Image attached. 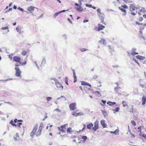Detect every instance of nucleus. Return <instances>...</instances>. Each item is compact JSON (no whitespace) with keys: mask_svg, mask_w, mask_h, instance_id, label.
<instances>
[{"mask_svg":"<svg viewBox=\"0 0 146 146\" xmlns=\"http://www.w3.org/2000/svg\"><path fill=\"white\" fill-rule=\"evenodd\" d=\"M66 11V10H63L61 11H59V13H62V12H65Z\"/></svg>","mask_w":146,"mask_h":146,"instance_id":"60","label":"nucleus"},{"mask_svg":"<svg viewBox=\"0 0 146 146\" xmlns=\"http://www.w3.org/2000/svg\"><path fill=\"white\" fill-rule=\"evenodd\" d=\"M98 27H96L95 29L96 30L98 31L102 30L105 28V26H103L100 24H98Z\"/></svg>","mask_w":146,"mask_h":146,"instance_id":"7","label":"nucleus"},{"mask_svg":"<svg viewBox=\"0 0 146 146\" xmlns=\"http://www.w3.org/2000/svg\"><path fill=\"white\" fill-rule=\"evenodd\" d=\"M52 99V98L51 97H47L46 98V100L48 101H49L51 100Z\"/></svg>","mask_w":146,"mask_h":146,"instance_id":"45","label":"nucleus"},{"mask_svg":"<svg viewBox=\"0 0 146 146\" xmlns=\"http://www.w3.org/2000/svg\"><path fill=\"white\" fill-rule=\"evenodd\" d=\"M69 107L71 110H73L76 108V104L75 103H71L69 105Z\"/></svg>","mask_w":146,"mask_h":146,"instance_id":"8","label":"nucleus"},{"mask_svg":"<svg viewBox=\"0 0 146 146\" xmlns=\"http://www.w3.org/2000/svg\"><path fill=\"white\" fill-rule=\"evenodd\" d=\"M67 124H64L63 125H61L60 127H58V129L60 131H61L62 133H65L66 129V126Z\"/></svg>","mask_w":146,"mask_h":146,"instance_id":"6","label":"nucleus"},{"mask_svg":"<svg viewBox=\"0 0 146 146\" xmlns=\"http://www.w3.org/2000/svg\"><path fill=\"white\" fill-rule=\"evenodd\" d=\"M76 9L78 11H81L83 9L81 7L79 6L76 8Z\"/></svg>","mask_w":146,"mask_h":146,"instance_id":"31","label":"nucleus"},{"mask_svg":"<svg viewBox=\"0 0 146 146\" xmlns=\"http://www.w3.org/2000/svg\"><path fill=\"white\" fill-rule=\"evenodd\" d=\"M122 103L123 105V107H128V105L126 102L123 101H122Z\"/></svg>","mask_w":146,"mask_h":146,"instance_id":"23","label":"nucleus"},{"mask_svg":"<svg viewBox=\"0 0 146 146\" xmlns=\"http://www.w3.org/2000/svg\"><path fill=\"white\" fill-rule=\"evenodd\" d=\"M119 110H120L119 108L117 107V108H115V109L113 110V113H115L116 112H118Z\"/></svg>","mask_w":146,"mask_h":146,"instance_id":"25","label":"nucleus"},{"mask_svg":"<svg viewBox=\"0 0 146 146\" xmlns=\"http://www.w3.org/2000/svg\"><path fill=\"white\" fill-rule=\"evenodd\" d=\"M80 50L82 52H84L86 51L87 50L85 48H82L80 49Z\"/></svg>","mask_w":146,"mask_h":146,"instance_id":"43","label":"nucleus"},{"mask_svg":"<svg viewBox=\"0 0 146 146\" xmlns=\"http://www.w3.org/2000/svg\"><path fill=\"white\" fill-rule=\"evenodd\" d=\"M13 54H9L8 55L9 58L11 60H12L13 58Z\"/></svg>","mask_w":146,"mask_h":146,"instance_id":"34","label":"nucleus"},{"mask_svg":"<svg viewBox=\"0 0 146 146\" xmlns=\"http://www.w3.org/2000/svg\"><path fill=\"white\" fill-rule=\"evenodd\" d=\"M142 136H143V137H145L146 136V135H145V134H143L142 135Z\"/></svg>","mask_w":146,"mask_h":146,"instance_id":"62","label":"nucleus"},{"mask_svg":"<svg viewBox=\"0 0 146 146\" xmlns=\"http://www.w3.org/2000/svg\"><path fill=\"white\" fill-rule=\"evenodd\" d=\"M81 84L82 85L87 86L90 87H91V86L90 84L85 81H82Z\"/></svg>","mask_w":146,"mask_h":146,"instance_id":"14","label":"nucleus"},{"mask_svg":"<svg viewBox=\"0 0 146 146\" xmlns=\"http://www.w3.org/2000/svg\"><path fill=\"white\" fill-rule=\"evenodd\" d=\"M60 13H59V12L55 13L54 15V17H56Z\"/></svg>","mask_w":146,"mask_h":146,"instance_id":"39","label":"nucleus"},{"mask_svg":"<svg viewBox=\"0 0 146 146\" xmlns=\"http://www.w3.org/2000/svg\"><path fill=\"white\" fill-rule=\"evenodd\" d=\"M82 139L84 140V141H86L87 139V137L86 136H82Z\"/></svg>","mask_w":146,"mask_h":146,"instance_id":"35","label":"nucleus"},{"mask_svg":"<svg viewBox=\"0 0 146 146\" xmlns=\"http://www.w3.org/2000/svg\"><path fill=\"white\" fill-rule=\"evenodd\" d=\"M43 62L44 63H45L46 62V60L45 59H44L42 60V62Z\"/></svg>","mask_w":146,"mask_h":146,"instance_id":"59","label":"nucleus"},{"mask_svg":"<svg viewBox=\"0 0 146 146\" xmlns=\"http://www.w3.org/2000/svg\"><path fill=\"white\" fill-rule=\"evenodd\" d=\"M144 8H142L141 9H139V11L138 13L139 14V16L141 15V14L140 13L141 12L143 11L144 12Z\"/></svg>","mask_w":146,"mask_h":146,"instance_id":"26","label":"nucleus"},{"mask_svg":"<svg viewBox=\"0 0 146 146\" xmlns=\"http://www.w3.org/2000/svg\"><path fill=\"white\" fill-rule=\"evenodd\" d=\"M115 84H117V87H115L114 90L115 92L116 93H117L118 92V90H119V89H120V88L118 87V86L119 85V84L118 83H115Z\"/></svg>","mask_w":146,"mask_h":146,"instance_id":"22","label":"nucleus"},{"mask_svg":"<svg viewBox=\"0 0 146 146\" xmlns=\"http://www.w3.org/2000/svg\"><path fill=\"white\" fill-rule=\"evenodd\" d=\"M118 8L120 10L124 13V15H126L127 11L125 9H127L128 8L127 6L126 5H121V7H119Z\"/></svg>","mask_w":146,"mask_h":146,"instance_id":"5","label":"nucleus"},{"mask_svg":"<svg viewBox=\"0 0 146 146\" xmlns=\"http://www.w3.org/2000/svg\"><path fill=\"white\" fill-rule=\"evenodd\" d=\"M136 58L139 60H143L145 58L144 56H140L139 55H137L136 56Z\"/></svg>","mask_w":146,"mask_h":146,"instance_id":"16","label":"nucleus"},{"mask_svg":"<svg viewBox=\"0 0 146 146\" xmlns=\"http://www.w3.org/2000/svg\"><path fill=\"white\" fill-rule=\"evenodd\" d=\"M20 66V65H18V64H16L15 65V75L16 76L21 77H22L21 75L22 72L19 67V66Z\"/></svg>","mask_w":146,"mask_h":146,"instance_id":"4","label":"nucleus"},{"mask_svg":"<svg viewBox=\"0 0 146 146\" xmlns=\"http://www.w3.org/2000/svg\"><path fill=\"white\" fill-rule=\"evenodd\" d=\"M12 3H11L9 5V7H10L12 5Z\"/></svg>","mask_w":146,"mask_h":146,"instance_id":"58","label":"nucleus"},{"mask_svg":"<svg viewBox=\"0 0 146 146\" xmlns=\"http://www.w3.org/2000/svg\"><path fill=\"white\" fill-rule=\"evenodd\" d=\"M97 11L100 14H101V13H100V9H98L97 10Z\"/></svg>","mask_w":146,"mask_h":146,"instance_id":"49","label":"nucleus"},{"mask_svg":"<svg viewBox=\"0 0 146 146\" xmlns=\"http://www.w3.org/2000/svg\"><path fill=\"white\" fill-rule=\"evenodd\" d=\"M68 20L70 23L71 24L72 23V21L70 19V18H68Z\"/></svg>","mask_w":146,"mask_h":146,"instance_id":"48","label":"nucleus"},{"mask_svg":"<svg viewBox=\"0 0 146 146\" xmlns=\"http://www.w3.org/2000/svg\"><path fill=\"white\" fill-rule=\"evenodd\" d=\"M108 48L109 49H110L111 50L112 49V47L110 45H109L108 46Z\"/></svg>","mask_w":146,"mask_h":146,"instance_id":"54","label":"nucleus"},{"mask_svg":"<svg viewBox=\"0 0 146 146\" xmlns=\"http://www.w3.org/2000/svg\"><path fill=\"white\" fill-rule=\"evenodd\" d=\"M131 123L132 125L133 126H135L136 125V123L135 122L134 120H131Z\"/></svg>","mask_w":146,"mask_h":146,"instance_id":"33","label":"nucleus"},{"mask_svg":"<svg viewBox=\"0 0 146 146\" xmlns=\"http://www.w3.org/2000/svg\"><path fill=\"white\" fill-rule=\"evenodd\" d=\"M13 8L15 9H17V7H16V6H15V5H14L13 7Z\"/></svg>","mask_w":146,"mask_h":146,"instance_id":"57","label":"nucleus"},{"mask_svg":"<svg viewBox=\"0 0 146 146\" xmlns=\"http://www.w3.org/2000/svg\"><path fill=\"white\" fill-rule=\"evenodd\" d=\"M86 6L89 8H92V6L91 5H90L88 4H86Z\"/></svg>","mask_w":146,"mask_h":146,"instance_id":"44","label":"nucleus"},{"mask_svg":"<svg viewBox=\"0 0 146 146\" xmlns=\"http://www.w3.org/2000/svg\"><path fill=\"white\" fill-rule=\"evenodd\" d=\"M143 17L145 19H146V14H144L143 15Z\"/></svg>","mask_w":146,"mask_h":146,"instance_id":"52","label":"nucleus"},{"mask_svg":"<svg viewBox=\"0 0 146 146\" xmlns=\"http://www.w3.org/2000/svg\"><path fill=\"white\" fill-rule=\"evenodd\" d=\"M80 113H76L75 112H74L72 113V115L74 116H77L79 115H80Z\"/></svg>","mask_w":146,"mask_h":146,"instance_id":"29","label":"nucleus"},{"mask_svg":"<svg viewBox=\"0 0 146 146\" xmlns=\"http://www.w3.org/2000/svg\"><path fill=\"white\" fill-rule=\"evenodd\" d=\"M142 104L144 105L146 102V96H143L142 98Z\"/></svg>","mask_w":146,"mask_h":146,"instance_id":"15","label":"nucleus"},{"mask_svg":"<svg viewBox=\"0 0 146 146\" xmlns=\"http://www.w3.org/2000/svg\"><path fill=\"white\" fill-rule=\"evenodd\" d=\"M72 131V128L70 127L68 128L67 129V132L68 133H70Z\"/></svg>","mask_w":146,"mask_h":146,"instance_id":"32","label":"nucleus"},{"mask_svg":"<svg viewBox=\"0 0 146 146\" xmlns=\"http://www.w3.org/2000/svg\"><path fill=\"white\" fill-rule=\"evenodd\" d=\"M131 137H135V135H133V134H131Z\"/></svg>","mask_w":146,"mask_h":146,"instance_id":"63","label":"nucleus"},{"mask_svg":"<svg viewBox=\"0 0 146 146\" xmlns=\"http://www.w3.org/2000/svg\"><path fill=\"white\" fill-rule=\"evenodd\" d=\"M22 123H17V125H22Z\"/></svg>","mask_w":146,"mask_h":146,"instance_id":"61","label":"nucleus"},{"mask_svg":"<svg viewBox=\"0 0 146 146\" xmlns=\"http://www.w3.org/2000/svg\"><path fill=\"white\" fill-rule=\"evenodd\" d=\"M95 93L97 94H100V92L99 91H96L95 92Z\"/></svg>","mask_w":146,"mask_h":146,"instance_id":"51","label":"nucleus"},{"mask_svg":"<svg viewBox=\"0 0 146 146\" xmlns=\"http://www.w3.org/2000/svg\"><path fill=\"white\" fill-rule=\"evenodd\" d=\"M65 82L66 83V84L68 85V78L67 77H66L65 78Z\"/></svg>","mask_w":146,"mask_h":146,"instance_id":"41","label":"nucleus"},{"mask_svg":"<svg viewBox=\"0 0 146 146\" xmlns=\"http://www.w3.org/2000/svg\"><path fill=\"white\" fill-rule=\"evenodd\" d=\"M27 52L25 50L23 51L22 52L21 54L23 56H25L27 54Z\"/></svg>","mask_w":146,"mask_h":146,"instance_id":"28","label":"nucleus"},{"mask_svg":"<svg viewBox=\"0 0 146 146\" xmlns=\"http://www.w3.org/2000/svg\"><path fill=\"white\" fill-rule=\"evenodd\" d=\"M93 126V124L92 123H90L87 125L86 126L87 128L89 129H91Z\"/></svg>","mask_w":146,"mask_h":146,"instance_id":"19","label":"nucleus"},{"mask_svg":"<svg viewBox=\"0 0 146 146\" xmlns=\"http://www.w3.org/2000/svg\"><path fill=\"white\" fill-rule=\"evenodd\" d=\"M13 25L15 26L16 25V22H15V23H13Z\"/></svg>","mask_w":146,"mask_h":146,"instance_id":"64","label":"nucleus"},{"mask_svg":"<svg viewBox=\"0 0 146 146\" xmlns=\"http://www.w3.org/2000/svg\"><path fill=\"white\" fill-rule=\"evenodd\" d=\"M139 17V21L140 22L142 21L143 20V18L142 17H140V16Z\"/></svg>","mask_w":146,"mask_h":146,"instance_id":"38","label":"nucleus"},{"mask_svg":"<svg viewBox=\"0 0 146 146\" xmlns=\"http://www.w3.org/2000/svg\"><path fill=\"white\" fill-rule=\"evenodd\" d=\"M146 84L145 82L143 83V84H140V86L141 88H143L144 89H143V90L144 92H146V87H145Z\"/></svg>","mask_w":146,"mask_h":146,"instance_id":"10","label":"nucleus"},{"mask_svg":"<svg viewBox=\"0 0 146 146\" xmlns=\"http://www.w3.org/2000/svg\"><path fill=\"white\" fill-rule=\"evenodd\" d=\"M97 76H93V77L92 79H95L97 78Z\"/></svg>","mask_w":146,"mask_h":146,"instance_id":"53","label":"nucleus"},{"mask_svg":"<svg viewBox=\"0 0 146 146\" xmlns=\"http://www.w3.org/2000/svg\"><path fill=\"white\" fill-rule=\"evenodd\" d=\"M102 102L104 104H101V105L102 106H104L105 105V104L106 103V101L105 100H102Z\"/></svg>","mask_w":146,"mask_h":146,"instance_id":"36","label":"nucleus"},{"mask_svg":"<svg viewBox=\"0 0 146 146\" xmlns=\"http://www.w3.org/2000/svg\"><path fill=\"white\" fill-rule=\"evenodd\" d=\"M56 85L57 87L58 88H60L61 89H63V86L62 84L59 82H57L56 83Z\"/></svg>","mask_w":146,"mask_h":146,"instance_id":"11","label":"nucleus"},{"mask_svg":"<svg viewBox=\"0 0 146 146\" xmlns=\"http://www.w3.org/2000/svg\"><path fill=\"white\" fill-rule=\"evenodd\" d=\"M100 19L101 20V23L104 24H105V23L104 21V17L103 16H99Z\"/></svg>","mask_w":146,"mask_h":146,"instance_id":"20","label":"nucleus"},{"mask_svg":"<svg viewBox=\"0 0 146 146\" xmlns=\"http://www.w3.org/2000/svg\"><path fill=\"white\" fill-rule=\"evenodd\" d=\"M35 8V7L30 6L28 8L27 10L30 13H32L34 10Z\"/></svg>","mask_w":146,"mask_h":146,"instance_id":"12","label":"nucleus"},{"mask_svg":"<svg viewBox=\"0 0 146 146\" xmlns=\"http://www.w3.org/2000/svg\"><path fill=\"white\" fill-rule=\"evenodd\" d=\"M137 129L139 130V132H140V133H141V126H139V127H138Z\"/></svg>","mask_w":146,"mask_h":146,"instance_id":"46","label":"nucleus"},{"mask_svg":"<svg viewBox=\"0 0 146 146\" xmlns=\"http://www.w3.org/2000/svg\"><path fill=\"white\" fill-rule=\"evenodd\" d=\"M6 29H8V26H6L5 27H2L1 28V29L2 30H4Z\"/></svg>","mask_w":146,"mask_h":146,"instance_id":"40","label":"nucleus"},{"mask_svg":"<svg viewBox=\"0 0 146 146\" xmlns=\"http://www.w3.org/2000/svg\"><path fill=\"white\" fill-rule=\"evenodd\" d=\"M98 121H95L94 123V126L93 127L92 129L94 131H95L98 129Z\"/></svg>","mask_w":146,"mask_h":146,"instance_id":"9","label":"nucleus"},{"mask_svg":"<svg viewBox=\"0 0 146 146\" xmlns=\"http://www.w3.org/2000/svg\"><path fill=\"white\" fill-rule=\"evenodd\" d=\"M10 123H11L13 126H16V124L13 123V122L12 120L11 121Z\"/></svg>","mask_w":146,"mask_h":146,"instance_id":"42","label":"nucleus"},{"mask_svg":"<svg viewBox=\"0 0 146 146\" xmlns=\"http://www.w3.org/2000/svg\"><path fill=\"white\" fill-rule=\"evenodd\" d=\"M38 127V124H36L34 127L32 131L30 133V136L31 137H33L35 135L36 137L39 136L41 135L42 129L44 127V124L43 123H41L39 127L38 131H37Z\"/></svg>","mask_w":146,"mask_h":146,"instance_id":"1","label":"nucleus"},{"mask_svg":"<svg viewBox=\"0 0 146 146\" xmlns=\"http://www.w3.org/2000/svg\"><path fill=\"white\" fill-rule=\"evenodd\" d=\"M107 104L110 106H111L115 104L116 102H111L109 101L107 102Z\"/></svg>","mask_w":146,"mask_h":146,"instance_id":"24","label":"nucleus"},{"mask_svg":"<svg viewBox=\"0 0 146 146\" xmlns=\"http://www.w3.org/2000/svg\"><path fill=\"white\" fill-rule=\"evenodd\" d=\"M21 58L19 56H15L13 57V61L18 62L19 64L18 65H20V66H23L25 65L26 64L27 62L26 60L23 62H21Z\"/></svg>","mask_w":146,"mask_h":146,"instance_id":"3","label":"nucleus"},{"mask_svg":"<svg viewBox=\"0 0 146 146\" xmlns=\"http://www.w3.org/2000/svg\"><path fill=\"white\" fill-rule=\"evenodd\" d=\"M17 121V119H15L14 120V122L15 123H16Z\"/></svg>","mask_w":146,"mask_h":146,"instance_id":"56","label":"nucleus"},{"mask_svg":"<svg viewBox=\"0 0 146 146\" xmlns=\"http://www.w3.org/2000/svg\"><path fill=\"white\" fill-rule=\"evenodd\" d=\"M139 9V7H136L134 4H130L129 5V11L131 12V14L132 15L135 16L138 13L137 10Z\"/></svg>","mask_w":146,"mask_h":146,"instance_id":"2","label":"nucleus"},{"mask_svg":"<svg viewBox=\"0 0 146 146\" xmlns=\"http://www.w3.org/2000/svg\"><path fill=\"white\" fill-rule=\"evenodd\" d=\"M73 77H74V82H75L77 80V76L76 75L75 72L74 70H72Z\"/></svg>","mask_w":146,"mask_h":146,"instance_id":"17","label":"nucleus"},{"mask_svg":"<svg viewBox=\"0 0 146 146\" xmlns=\"http://www.w3.org/2000/svg\"><path fill=\"white\" fill-rule=\"evenodd\" d=\"M99 42L100 44H102L104 45H105L106 44V40L102 38L101 39V40L99 41Z\"/></svg>","mask_w":146,"mask_h":146,"instance_id":"18","label":"nucleus"},{"mask_svg":"<svg viewBox=\"0 0 146 146\" xmlns=\"http://www.w3.org/2000/svg\"><path fill=\"white\" fill-rule=\"evenodd\" d=\"M138 54V53L135 52V49H133L132 50L131 54L133 56H134L136 54Z\"/></svg>","mask_w":146,"mask_h":146,"instance_id":"21","label":"nucleus"},{"mask_svg":"<svg viewBox=\"0 0 146 146\" xmlns=\"http://www.w3.org/2000/svg\"><path fill=\"white\" fill-rule=\"evenodd\" d=\"M101 125L104 128L106 127L107 125L105 123V121L104 120H102L100 121Z\"/></svg>","mask_w":146,"mask_h":146,"instance_id":"13","label":"nucleus"},{"mask_svg":"<svg viewBox=\"0 0 146 146\" xmlns=\"http://www.w3.org/2000/svg\"><path fill=\"white\" fill-rule=\"evenodd\" d=\"M131 108L129 109V112L133 113L134 111L133 106L131 105Z\"/></svg>","mask_w":146,"mask_h":146,"instance_id":"27","label":"nucleus"},{"mask_svg":"<svg viewBox=\"0 0 146 146\" xmlns=\"http://www.w3.org/2000/svg\"><path fill=\"white\" fill-rule=\"evenodd\" d=\"M83 126H84V127L82 129V130H84L86 127V124H84V125H83Z\"/></svg>","mask_w":146,"mask_h":146,"instance_id":"47","label":"nucleus"},{"mask_svg":"<svg viewBox=\"0 0 146 146\" xmlns=\"http://www.w3.org/2000/svg\"><path fill=\"white\" fill-rule=\"evenodd\" d=\"M123 1L125 3H132V1L130 0H123Z\"/></svg>","mask_w":146,"mask_h":146,"instance_id":"30","label":"nucleus"},{"mask_svg":"<svg viewBox=\"0 0 146 146\" xmlns=\"http://www.w3.org/2000/svg\"><path fill=\"white\" fill-rule=\"evenodd\" d=\"M135 23H136V24H137V25H140V23L136 21L135 22Z\"/></svg>","mask_w":146,"mask_h":146,"instance_id":"50","label":"nucleus"},{"mask_svg":"<svg viewBox=\"0 0 146 146\" xmlns=\"http://www.w3.org/2000/svg\"><path fill=\"white\" fill-rule=\"evenodd\" d=\"M102 113L105 117V116L107 115V113L106 111H103V110H102Z\"/></svg>","mask_w":146,"mask_h":146,"instance_id":"37","label":"nucleus"},{"mask_svg":"<svg viewBox=\"0 0 146 146\" xmlns=\"http://www.w3.org/2000/svg\"><path fill=\"white\" fill-rule=\"evenodd\" d=\"M88 20H87L86 19H85V20H84L83 22H84V23H86V22H88Z\"/></svg>","mask_w":146,"mask_h":146,"instance_id":"55","label":"nucleus"}]
</instances>
